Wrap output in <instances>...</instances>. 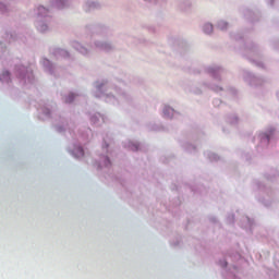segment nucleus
<instances>
[{"label":"nucleus","instance_id":"nucleus-1","mask_svg":"<svg viewBox=\"0 0 279 279\" xmlns=\"http://www.w3.org/2000/svg\"><path fill=\"white\" fill-rule=\"evenodd\" d=\"M205 34H213V24H206L204 26Z\"/></svg>","mask_w":279,"mask_h":279},{"label":"nucleus","instance_id":"nucleus-2","mask_svg":"<svg viewBox=\"0 0 279 279\" xmlns=\"http://www.w3.org/2000/svg\"><path fill=\"white\" fill-rule=\"evenodd\" d=\"M77 151H78V158L84 156V149L82 147H78Z\"/></svg>","mask_w":279,"mask_h":279},{"label":"nucleus","instance_id":"nucleus-3","mask_svg":"<svg viewBox=\"0 0 279 279\" xmlns=\"http://www.w3.org/2000/svg\"><path fill=\"white\" fill-rule=\"evenodd\" d=\"M39 12H40V14H45V13H47V9H45L44 7H40Z\"/></svg>","mask_w":279,"mask_h":279},{"label":"nucleus","instance_id":"nucleus-4","mask_svg":"<svg viewBox=\"0 0 279 279\" xmlns=\"http://www.w3.org/2000/svg\"><path fill=\"white\" fill-rule=\"evenodd\" d=\"M219 27H220V29H223V27H228V24L222 22L219 24Z\"/></svg>","mask_w":279,"mask_h":279},{"label":"nucleus","instance_id":"nucleus-5","mask_svg":"<svg viewBox=\"0 0 279 279\" xmlns=\"http://www.w3.org/2000/svg\"><path fill=\"white\" fill-rule=\"evenodd\" d=\"M75 96H73V95H71L70 96V100L68 99L66 101L69 102V101H73V98H74Z\"/></svg>","mask_w":279,"mask_h":279},{"label":"nucleus","instance_id":"nucleus-6","mask_svg":"<svg viewBox=\"0 0 279 279\" xmlns=\"http://www.w3.org/2000/svg\"><path fill=\"white\" fill-rule=\"evenodd\" d=\"M4 75H10V72H4Z\"/></svg>","mask_w":279,"mask_h":279}]
</instances>
